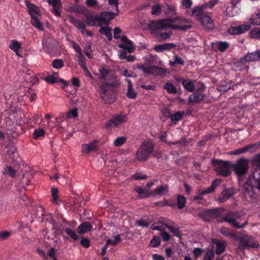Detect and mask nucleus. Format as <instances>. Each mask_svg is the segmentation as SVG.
Segmentation results:
<instances>
[{"mask_svg":"<svg viewBox=\"0 0 260 260\" xmlns=\"http://www.w3.org/2000/svg\"><path fill=\"white\" fill-rule=\"evenodd\" d=\"M187 20L181 18H177L176 20L173 19H163L158 21H152L148 24L149 28L153 32L159 34L161 38L165 40L171 36V31L162 32L167 28H172L178 30H186L191 27V25L186 24Z\"/></svg>","mask_w":260,"mask_h":260,"instance_id":"obj_1","label":"nucleus"},{"mask_svg":"<svg viewBox=\"0 0 260 260\" xmlns=\"http://www.w3.org/2000/svg\"><path fill=\"white\" fill-rule=\"evenodd\" d=\"M253 161L256 163V168L258 170L254 171L252 175L257 186L252 184L251 176H249L246 181L244 183L243 188L245 196H252L254 194V190L255 188L260 189V154H257L253 159Z\"/></svg>","mask_w":260,"mask_h":260,"instance_id":"obj_2","label":"nucleus"},{"mask_svg":"<svg viewBox=\"0 0 260 260\" xmlns=\"http://www.w3.org/2000/svg\"><path fill=\"white\" fill-rule=\"evenodd\" d=\"M118 80H114L112 82H104L100 85V94L101 98L106 104H111L115 101L116 93L109 86L117 87L119 85Z\"/></svg>","mask_w":260,"mask_h":260,"instance_id":"obj_3","label":"nucleus"},{"mask_svg":"<svg viewBox=\"0 0 260 260\" xmlns=\"http://www.w3.org/2000/svg\"><path fill=\"white\" fill-rule=\"evenodd\" d=\"M211 164L214 166L215 172L219 175L227 177L231 175L232 165H231L229 161L213 158L211 160Z\"/></svg>","mask_w":260,"mask_h":260,"instance_id":"obj_4","label":"nucleus"},{"mask_svg":"<svg viewBox=\"0 0 260 260\" xmlns=\"http://www.w3.org/2000/svg\"><path fill=\"white\" fill-rule=\"evenodd\" d=\"M232 168L238 178L239 184H241L245 174L248 172V161L243 158H240L237 160L235 164L232 165Z\"/></svg>","mask_w":260,"mask_h":260,"instance_id":"obj_5","label":"nucleus"},{"mask_svg":"<svg viewBox=\"0 0 260 260\" xmlns=\"http://www.w3.org/2000/svg\"><path fill=\"white\" fill-rule=\"evenodd\" d=\"M154 145L150 141L143 142L137 151L136 158L140 161H145L153 152Z\"/></svg>","mask_w":260,"mask_h":260,"instance_id":"obj_6","label":"nucleus"},{"mask_svg":"<svg viewBox=\"0 0 260 260\" xmlns=\"http://www.w3.org/2000/svg\"><path fill=\"white\" fill-rule=\"evenodd\" d=\"M225 209L224 207H218L205 211L202 213V217L206 221H209L212 219L218 218L223 215Z\"/></svg>","mask_w":260,"mask_h":260,"instance_id":"obj_7","label":"nucleus"},{"mask_svg":"<svg viewBox=\"0 0 260 260\" xmlns=\"http://www.w3.org/2000/svg\"><path fill=\"white\" fill-rule=\"evenodd\" d=\"M259 243L254 238L248 235L243 236L239 240V248L244 249L246 247L257 248Z\"/></svg>","mask_w":260,"mask_h":260,"instance_id":"obj_8","label":"nucleus"},{"mask_svg":"<svg viewBox=\"0 0 260 260\" xmlns=\"http://www.w3.org/2000/svg\"><path fill=\"white\" fill-rule=\"evenodd\" d=\"M115 39H121V43L118 45V47L121 49L126 50L129 53L134 52L135 47L133 42L129 40L125 36L120 37L118 35H114Z\"/></svg>","mask_w":260,"mask_h":260,"instance_id":"obj_9","label":"nucleus"},{"mask_svg":"<svg viewBox=\"0 0 260 260\" xmlns=\"http://www.w3.org/2000/svg\"><path fill=\"white\" fill-rule=\"evenodd\" d=\"M127 118L126 115L122 114H116L113 116L105 124V127L107 129L113 127H116L127 121Z\"/></svg>","mask_w":260,"mask_h":260,"instance_id":"obj_10","label":"nucleus"},{"mask_svg":"<svg viewBox=\"0 0 260 260\" xmlns=\"http://www.w3.org/2000/svg\"><path fill=\"white\" fill-rule=\"evenodd\" d=\"M251 26L249 24H241L236 26H230L227 32L231 35H239L249 30Z\"/></svg>","mask_w":260,"mask_h":260,"instance_id":"obj_11","label":"nucleus"},{"mask_svg":"<svg viewBox=\"0 0 260 260\" xmlns=\"http://www.w3.org/2000/svg\"><path fill=\"white\" fill-rule=\"evenodd\" d=\"M99 78L102 80L101 84H103L104 82H112L114 80H117L116 77L114 74H110L109 70L106 68H101L99 69Z\"/></svg>","mask_w":260,"mask_h":260,"instance_id":"obj_12","label":"nucleus"},{"mask_svg":"<svg viewBox=\"0 0 260 260\" xmlns=\"http://www.w3.org/2000/svg\"><path fill=\"white\" fill-rule=\"evenodd\" d=\"M117 13H114L110 11H102L100 13L99 15V18L100 19V22L101 25L103 23V24L109 25L110 21L112 20L115 16L117 15Z\"/></svg>","mask_w":260,"mask_h":260,"instance_id":"obj_13","label":"nucleus"},{"mask_svg":"<svg viewBox=\"0 0 260 260\" xmlns=\"http://www.w3.org/2000/svg\"><path fill=\"white\" fill-rule=\"evenodd\" d=\"M99 141L97 139H94L91 141L88 144H84L82 145V152L86 154H88L92 151H96L99 150V148L98 145Z\"/></svg>","mask_w":260,"mask_h":260,"instance_id":"obj_14","label":"nucleus"},{"mask_svg":"<svg viewBox=\"0 0 260 260\" xmlns=\"http://www.w3.org/2000/svg\"><path fill=\"white\" fill-rule=\"evenodd\" d=\"M139 69H142L143 71L147 74L154 73L157 75H161L166 73V71L164 69L157 67H146L142 66L140 67Z\"/></svg>","mask_w":260,"mask_h":260,"instance_id":"obj_15","label":"nucleus"},{"mask_svg":"<svg viewBox=\"0 0 260 260\" xmlns=\"http://www.w3.org/2000/svg\"><path fill=\"white\" fill-rule=\"evenodd\" d=\"M86 18V23L87 25L90 26H95L96 23H98V25L101 26L100 19L99 15H93L88 11L84 14Z\"/></svg>","mask_w":260,"mask_h":260,"instance_id":"obj_16","label":"nucleus"},{"mask_svg":"<svg viewBox=\"0 0 260 260\" xmlns=\"http://www.w3.org/2000/svg\"><path fill=\"white\" fill-rule=\"evenodd\" d=\"M205 98V94L195 91L189 95L188 101L190 104H198L203 101Z\"/></svg>","mask_w":260,"mask_h":260,"instance_id":"obj_17","label":"nucleus"},{"mask_svg":"<svg viewBox=\"0 0 260 260\" xmlns=\"http://www.w3.org/2000/svg\"><path fill=\"white\" fill-rule=\"evenodd\" d=\"M224 217H226L231 220V222H227L230 223L233 227L237 225V220L240 217V214L238 211H229L224 215Z\"/></svg>","mask_w":260,"mask_h":260,"instance_id":"obj_18","label":"nucleus"},{"mask_svg":"<svg viewBox=\"0 0 260 260\" xmlns=\"http://www.w3.org/2000/svg\"><path fill=\"white\" fill-rule=\"evenodd\" d=\"M236 193L235 189L233 188L225 189L223 190L221 195L218 198L219 203H224L226 202L230 198Z\"/></svg>","mask_w":260,"mask_h":260,"instance_id":"obj_19","label":"nucleus"},{"mask_svg":"<svg viewBox=\"0 0 260 260\" xmlns=\"http://www.w3.org/2000/svg\"><path fill=\"white\" fill-rule=\"evenodd\" d=\"M244 60L247 62L260 60V50L255 52L247 53L244 57Z\"/></svg>","mask_w":260,"mask_h":260,"instance_id":"obj_20","label":"nucleus"},{"mask_svg":"<svg viewBox=\"0 0 260 260\" xmlns=\"http://www.w3.org/2000/svg\"><path fill=\"white\" fill-rule=\"evenodd\" d=\"M176 47V45L174 43H164L155 46L154 47V49L157 52H160L165 50H170L175 48Z\"/></svg>","mask_w":260,"mask_h":260,"instance_id":"obj_21","label":"nucleus"},{"mask_svg":"<svg viewBox=\"0 0 260 260\" xmlns=\"http://www.w3.org/2000/svg\"><path fill=\"white\" fill-rule=\"evenodd\" d=\"M92 225L88 221H84L77 228V232L79 234H83L91 231Z\"/></svg>","mask_w":260,"mask_h":260,"instance_id":"obj_22","label":"nucleus"},{"mask_svg":"<svg viewBox=\"0 0 260 260\" xmlns=\"http://www.w3.org/2000/svg\"><path fill=\"white\" fill-rule=\"evenodd\" d=\"M219 184V181L216 179L212 182L210 186L208 187L206 189L199 190V193H200L201 195H205L212 193L215 191V188Z\"/></svg>","mask_w":260,"mask_h":260,"instance_id":"obj_23","label":"nucleus"},{"mask_svg":"<svg viewBox=\"0 0 260 260\" xmlns=\"http://www.w3.org/2000/svg\"><path fill=\"white\" fill-rule=\"evenodd\" d=\"M70 22L76 27L79 29L85 30L86 24L79 19L75 18L73 16H69Z\"/></svg>","mask_w":260,"mask_h":260,"instance_id":"obj_24","label":"nucleus"},{"mask_svg":"<svg viewBox=\"0 0 260 260\" xmlns=\"http://www.w3.org/2000/svg\"><path fill=\"white\" fill-rule=\"evenodd\" d=\"M135 191L139 194L138 198L140 199H146L152 195V192H150L147 189H143L140 186H136Z\"/></svg>","mask_w":260,"mask_h":260,"instance_id":"obj_25","label":"nucleus"},{"mask_svg":"<svg viewBox=\"0 0 260 260\" xmlns=\"http://www.w3.org/2000/svg\"><path fill=\"white\" fill-rule=\"evenodd\" d=\"M25 5L28 9V14L31 16H35L33 13L38 14L40 13V10L35 4L30 3L28 0L25 1Z\"/></svg>","mask_w":260,"mask_h":260,"instance_id":"obj_26","label":"nucleus"},{"mask_svg":"<svg viewBox=\"0 0 260 260\" xmlns=\"http://www.w3.org/2000/svg\"><path fill=\"white\" fill-rule=\"evenodd\" d=\"M220 233L225 237L237 239V234L226 227H222L220 230Z\"/></svg>","mask_w":260,"mask_h":260,"instance_id":"obj_27","label":"nucleus"},{"mask_svg":"<svg viewBox=\"0 0 260 260\" xmlns=\"http://www.w3.org/2000/svg\"><path fill=\"white\" fill-rule=\"evenodd\" d=\"M202 24L208 29L212 28L214 27V23L211 18L207 15L203 16L201 19Z\"/></svg>","mask_w":260,"mask_h":260,"instance_id":"obj_28","label":"nucleus"},{"mask_svg":"<svg viewBox=\"0 0 260 260\" xmlns=\"http://www.w3.org/2000/svg\"><path fill=\"white\" fill-rule=\"evenodd\" d=\"M87 11V9L83 6H79L78 5L71 6L69 8V12L72 13H77L85 14Z\"/></svg>","mask_w":260,"mask_h":260,"instance_id":"obj_29","label":"nucleus"},{"mask_svg":"<svg viewBox=\"0 0 260 260\" xmlns=\"http://www.w3.org/2000/svg\"><path fill=\"white\" fill-rule=\"evenodd\" d=\"M249 22L253 25H260V12L252 14L249 18Z\"/></svg>","mask_w":260,"mask_h":260,"instance_id":"obj_30","label":"nucleus"},{"mask_svg":"<svg viewBox=\"0 0 260 260\" xmlns=\"http://www.w3.org/2000/svg\"><path fill=\"white\" fill-rule=\"evenodd\" d=\"M181 83L185 90L189 92H193L194 91V86L193 83L191 81L187 79H182Z\"/></svg>","mask_w":260,"mask_h":260,"instance_id":"obj_31","label":"nucleus"},{"mask_svg":"<svg viewBox=\"0 0 260 260\" xmlns=\"http://www.w3.org/2000/svg\"><path fill=\"white\" fill-rule=\"evenodd\" d=\"M21 44L16 40H12L10 41L9 48L13 50L18 55V51L21 48Z\"/></svg>","mask_w":260,"mask_h":260,"instance_id":"obj_32","label":"nucleus"},{"mask_svg":"<svg viewBox=\"0 0 260 260\" xmlns=\"http://www.w3.org/2000/svg\"><path fill=\"white\" fill-rule=\"evenodd\" d=\"M184 115V111H177L175 112L174 114H172V116L170 119L172 123L176 124L177 121L181 120L182 119L183 116Z\"/></svg>","mask_w":260,"mask_h":260,"instance_id":"obj_33","label":"nucleus"},{"mask_svg":"<svg viewBox=\"0 0 260 260\" xmlns=\"http://www.w3.org/2000/svg\"><path fill=\"white\" fill-rule=\"evenodd\" d=\"M125 51H126V50H124V49L120 50L119 51V58L121 59H126L127 60V61L128 62L134 61L135 59V57L134 56H133L131 55H129V56H127L126 52Z\"/></svg>","mask_w":260,"mask_h":260,"instance_id":"obj_34","label":"nucleus"},{"mask_svg":"<svg viewBox=\"0 0 260 260\" xmlns=\"http://www.w3.org/2000/svg\"><path fill=\"white\" fill-rule=\"evenodd\" d=\"M238 8L236 5L233 7L232 5L231 6L228 7L226 10V13L228 16L233 17L238 13Z\"/></svg>","mask_w":260,"mask_h":260,"instance_id":"obj_35","label":"nucleus"},{"mask_svg":"<svg viewBox=\"0 0 260 260\" xmlns=\"http://www.w3.org/2000/svg\"><path fill=\"white\" fill-rule=\"evenodd\" d=\"M232 83V81H230L228 84L225 81H221L217 89L220 91L226 92L230 89L231 84Z\"/></svg>","mask_w":260,"mask_h":260,"instance_id":"obj_36","label":"nucleus"},{"mask_svg":"<svg viewBox=\"0 0 260 260\" xmlns=\"http://www.w3.org/2000/svg\"><path fill=\"white\" fill-rule=\"evenodd\" d=\"M51 192L52 203L56 205H58L59 204V201L58 197V189L56 188L53 187L51 188Z\"/></svg>","mask_w":260,"mask_h":260,"instance_id":"obj_37","label":"nucleus"},{"mask_svg":"<svg viewBox=\"0 0 260 260\" xmlns=\"http://www.w3.org/2000/svg\"><path fill=\"white\" fill-rule=\"evenodd\" d=\"M31 17V19L30 22L31 24L40 30H42L43 29V26L38 18L36 16H33Z\"/></svg>","mask_w":260,"mask_h":260,"instance_id":"obj_38","label":"nucleus"},{"mask_svg":"<svg viewBox=\"0 0 260 260\" xmlns=\"http://www.w3.org/2000/svg\"><path fill=\"white\" fill-rule=\"evenodd\" d=\"M152 192V195L154 194L162 195L167 194L168 192V187L167 186H160L156 188H155L153 191H151Z\"/></svg>","mask_w":260,"mask_h":260,"instance_id":"obj_39","label":"nucleus"},{"mask_svg":"<svg viewBox=\"0 0 260 260\" xmlns=\"http://www.w3.org/2000/svg\"><path fill=\"white\" fill-rule=\"evenodd\" d=\"M165 225L167 227L168 230L173 233V234L177 237H179L180 236L179 228V227H174L173 225H170L168 223H165Z\"/></svg>","mask_w":260,"mask_h":260,"instance_id":"obj_40","label":"nucleus"},{"mask_svg":"<svg viewBox=\"0 0 260 260\" xmlns=\"http://www.w3.org/2000/svg\"><path fill=\"white\" fill-rule=\"evenodd\" d=\"M174 61H170V65L171 67H175L176 64L184 65V61L183 59L179 57L178 55H176L174 56Z\"/></svg>","mask_w":260,"mask_h":260,"instance_id":"obj_41","label":"nucleus"},{"mask_svg":"<svg viewBox=\"0 0 260 260\" xmlns=\"http://www.w3.org/2000/svg\"><path fill=\"white\" fill-rule=\"evenodd\" d=\"M64 231L73 240L76 241L79 239V236L76 234L74 230L70 228H66L64 229Z\"/></svg>","mask_w":260,"mask_h":260,"instance_id":"obj_42","label":"nucleus"},{"mask_svg":"<svg viewBox=\"0 0 260 260\" xmlns=\"http://www.w3.org/2000/svg\"><path fill=\"white\" fill-rule=\"evenodd\" d=\"M164 88L168 93L175 94L177 93V89L174 85L169 82H167L165 84Z\"/></svg>","mask_w":260,"mask_h":260,"instance_id":"obj_43","label":"nucleus"},{"mask_svg":"<svg viewBox=\"0 0 260 260\" xmlns=\"http://www.w3.org/2000/svg\"><path fill=\"white\" fill-rule=\"evenodd\" d=\"M216 44L220 52L225 51L229 47V44L226 42L218 41L216 42Z\"/></svg>","mask_w":260,"mask_h":260,"instance_id":"obj_44","label":"nucleus"},{"mask_svg":"<svg viewBox=\"0 0 260 260\" xmlns=\"http://www.w3.org/2000/svg\"><path fill=\"white\" fill-rule=\"evenodd\" d=\"M215 244L216 246L215 249L216 254L219 255L225 251V245L219 241H217Z\"/></svg>","mask_w":260,"mask_h":260,"instance_id":"obj_45","label":"nucleus"},{"mask_svg":"<svg viewBox=\"0 0 260 260\" xmlns=\"http://www.w3.org/2000/svg\"><path fill=\"white\" fill-rule=\"evenodd\" d=\"M45 133L43 129L39 128L36 129L34 132V138L37 140L41 139V137H44L45 136Z\"/></svg>","mask_w":260,"mask_h":260,"instance_id":"obj_46","label":"nucleus"},{"mask_svg":"<svg viewBox=\"0 0 260 260\" xmlns=\"http://www.w3.org/2000/svg\"><path fill=\"white\" fill-rule=\"evenodd\" d=\"M249 35L252 38L260 40V28H254L250 31Z\"/></svg>","mask_w":260,"mask_h":260,"instance_id":"obj_47","label":"nucleus"},{"mask_svg":"<svg viewBox=\"0 0 260 260\" xmlns=\"http://www.w3.org/2000/svg\"><path fill=\"white\" fill-rule=\"evenodd\" d=\"M177 207L179 209H181L185 207V198L183 196L178 195L177 198Z\"/></svg>","mask_w":260,"mask_h":260,"instance_id":"obj_48","label":"nucleus"},{"mask_svg":"<svg viewBox=\"0 0 260 260\" xmlns=\"http://www.w3.org/2000/svg\"><path fill=\"white\" fill-rule=\"evenodd\" d=\"M52 65L55 69H59L64 66V62L62 59L56 58L52 61Z\"/></svg>","mask_w":260,"mask_h":260,"instance_id":"obj_49","label":"nucleus"},{"mask_svg":"<svg viewBox=\"0 0 260 260\" xmlns=\"http://www.w3.org/2000/svg\"><path fill=\"white\" fill-rule=\"evenodd\" d=\"M126 138L125 137H120L117 138L114 141V145L116 147H120L126 142Z\"/></svg>","mask_w":260,"mask_h":260,"instance_id":"obj_50","label":"nucleus"},{"mask_svg":"<svg viewBox=\"0 0 260 260\" xmlns=\"http://www.w3.org/2000/svg\"><path fill=\"white\" fill-rule=\"evenodd\" d=\"M160 244V238L157 236H154L150 241L149 246L152 247H157Z\"/></svg>","mask_w":260,"mask_h":260,"instance_id":"obj_51","label":"nucleus"},{"mask_svg":"<svg viewBox=\"0 0 260 260\" xmlns=\"http://www.w3.org/2000/svg\"><path fill=\"white\" fill-rule=\"evenodd\" d=\"M4 174L14 177L16 175V171L12 167H7Z\"/></svg>","mask_w":260,"mask_h":260,"instance_id":"obj_52","label":"nucleus"},{"mask_svg":"<svg viewBox=\"0 0 260 260\" xmlns=\"http://www.w3.org/2000/svg\"><path fill=\"white\" fill-rule=\"evenodd\" d=\"M121 241V239L119 235H117L114 237V240L112 241L111 239L107 240V244H110L113 246H115L120 243Z\"/></svg>","mask_w":260,"mask_h":260,"instance_id":"obj_53","label":"nucleus"},{"mask_svg":"<svg viewBox=\"0 0 260 260\" xmlns=\"http://www.w3.org/2000/svg\"><path fill=\"white\" fill-rule=\"evenodd\" d=\"M164 11L166 14L173 15L175 13L176 8L172 5H167Z\"/></svg>","mask_w":260,"mask_h":260,"instance_id":"obj_54","label":"nucleus"},{"mask_svg":"<svg viewBox=\"0 0 260 260\" xmlns=\"http://www.w3.org/2000/svg\"><path fill=\"white\" fill-rule=\"evenodd\" d=\"M205 7L204 5L201 7H197L192 11V15L200 16L203 13V8Z\"/></svg>","mask_w":260,"mask_h":260,"instance_id":"obj_55","label":"nucleus"},{"mask_svg":"<svg viewBox=\"0 0 260 260\" xmlns=\"http://www.w3.org/2000/svg\"><path fill=\"white\" fill-rule=\"evenodd\" d=\"M99 32L107 37L111 32V28L109 27L101 26V28L99 29Z\"/></svg>","mask_w":260,"mask_h":260,"instance_id":"obj_56","label":"nucleus"},{"mask_svg":"<svg viewBox=\"0 0 260 260\" xmlns=\"http://www.w3.org/2000/svg\"><path fill=\"white\" fill-rule=\"evenodd\" d=\"M136 224L143 228H148L150 223L143 219H140L136 221Z\"/></svg>","mask_w":260,"mask_h":260,"instance_id":"obj_57","label":"nucleus"},{"mask_svg":"<svg viewBox=\"0 0 260 260\" xmlns=\"http://www.w3.org/2000/svg\"><path fill=\"white\" fill-rule=\"evenodd\" d=\"M137 93H136L133 88H127L126 96L129 99H135L137 97Z\"/></svg>","mask_w":260,"mask_h":260,"instance_id":"obj_58","label":"nucleus"},{"mask_svg":"<svg viewBox=\"0 0 260 260\" xmlns=\"http://www.w3.org/2000/svg\"><path fill=\"white\" fill-rule=\"evenodd\" d=\"M132 178L136 180H145L148 178L146 175H142L140 173H137L133 175Z\"/></svg>","mask_w":260,"mask_h":260,"instance_id":"obj_59","label":"nucleus"},{"mask_svg":"<svg viewBox=\"0 0 260 260\" xmlns=\"http://www.w3.org/2000/svg\"><path fill=\"white\" fill-rule=\"evenodd\" d=\"M71 42L73 44V48L75 49V51L79 53L78 58L79 61L81 60V58H82V54L81 53V49L80 47L76 44V43H75L73 41H71Z\"/></svg>","mask_w":260,"mask_h":260,"instance_id":"obj_60","label":"nucleus"},{"mask_svg":"<svg viewBox=\"0 0 260 260\" xmlns=\"http://www.w3.org/2000/svg\"><path fill=\"white\" fill-rule=\"evenodd\" d=\"M155 206L164 207L166 205L173 207V205L170 204L167 200H164L163 201H160L154 203Z\"/></svg>","mask_w":260,"mask_h":260,"instance_id":"obj_61","label":"nucleus"},{"mask_svg":"<svg viewBox=\"0 0 260 260\" xmlns=\"http://www.w3.org/2000/svg\"><path fill=\"white\" fill-rule=\"evenodd\" d=\"M214 257V253L212 250H209L204 257V260H213Z\"/></svg>","mask_w":260,"mask_h":260,"instance_id":"obj_62","label":"nucleus"},{"mask_svg":"<svg viewBox=\"0 0 260 260\" xmlns=\"http://www.w3.org/2000/svg\"><path fill=\"white\" fill-rule=\"evenodd\" d=\"M77 109L74 108L70 111V112L67 115V117L68 118H70L72 117L75 118L77 116Z\"/></svg>","mask_w":260,"mask_h":260,"instance_id":"obj_63","label":"nucleus"},{"mask_svg":"<svg viewBox=\"0 0 260 260\" xmlns=\"http://www.w3.org/2000/svg\"><path fill=\"white\" fill-rule=\"evenodd\" d=\"M81 245L85 248H88L90 245V240L87 238L82 239L80 241Z\"/></svg>","mask_w":260,"mask_h":260,"instance_id":"obj_64","label":"nucleus"}]
</instances>
